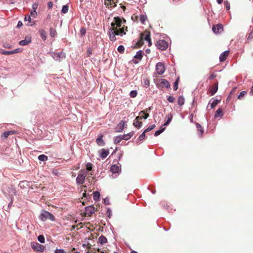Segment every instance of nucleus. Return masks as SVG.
<instances>
[{
    "mask_svg": "<svg viewBox=\"0 0 253 253\" xmlns=\"http://www.w3.org/2000/svg\"><path fill=\"white\" fill-rule=\"evenodd\" d=\"M22 25H23V24H22V22H21V21H19V22H18V23L17 27H21V26H22Z\"/></svg>",
    "mask_w": 253,
    "mask_h": 253,
    "instance_id": "69168bd1",
    "label": "nucleus"
},
{
    "mask_svg": "<svg viewBox=\"0 0 253 253\" xmlns=\"http://www.w3.org/2000/svg\"><path fill=\"white\" fill-rule=\"evenodd\" d=\"M100 197V193L99 192L95 191L93 193V199L95 201L99 200Z\"/></svg>",
    "mask_w": 253,
    "mask_h": 253,
    "instance_id": "c756f323",
    "label": "nucleus"
},
{
    "mask_svg": "<svg viewBox=\"0 0 253 253\" xmlns=\"http://www.w3.org/2000/svg\"><path fill=\"white\" fill-rule=\"evenodd\" d=\"M38 4L37 3H34L32 5V8L33 10H36L37 8H38Z\"/></svg>",
    "mask_w": 253,
    "mask_h": 253,
    "instance_id": "052dcab7",
    "label": "nucleus"
},
{
    "mask_svg": "<svg viewBox=\"0 0 253 253\" xmlns=\"http://www.w3.org/2000/svg\"><path fill=\"white\" fill-rule=\"evenodd\" d=\"M80 33L82 36L85 35L86 33V29L84 27H82L80 30Z\"/></svg>",
    "mask_w": 253,
    "mask_h": 253,
    "instance_id": "de8ad7c7",
    "label": "nucleus"
},
{
    "mask_svg": "<svg viewBox=\"0 0 253 253\" xmlns=\"http://www.w3.org/2000/svg\"><path fill=\"white\" fill-rule=\"evenodd\" d=\"M40 218L42 220L45 221L49 219L51 221H55V218L54 216L48 211H43L40 215Z\"/></svg>",
    "mask_w": 253,
    "mask_h": 253,
    "instance_id": "f03ea898",
    "label": "nucleus"
},
{
    "mask_svg": "<svg viewBox=\"0 0 253 253\" xmlns=\"http://www.w3.org/2000/svg\"><path fill=\"white\" fill-rule=\"evenodd\" d=\"M218 82L214 83L209 88L211 95H213L218 90Z\"/></svg>",
    "mask_w": 253,
    "mask_h": 253,
    "instance_id": "9d476101",
    "label": "nucleus"
},
{
    "mask_svg": "<svg viewBox=\"0 0 253 253\" xmlns=\"http://www.w3.org/2000/svg\"><path fill=\"white\" fill-rule=\"evenodd\" d=\"M165 129V128H162V129L159 130H157L155 132V136H158L159 135H160L161 133H162Z\"/></svg>",
    "mask_w": 253,
    "mask_h": 253,
    "instance_id": "37998d69",
    "label": "nucleus"
},
{
    "mask_svg": "<svg viewBox=\"0 0 253 253\" xmlns=\"http://www.w3.org/2000/svg\"><path fill=\"white\" fill-rule=\"evenodd\" d=\"M196 127L197 128V130L201 132V135H202L203 131H204V129H203L202 126L200 124H197Z\"/></svg>",
    "mask_w": 253,
    "mask_h": 253,
    "instance_id": "f704fd0d",
    "label": "nucleus"
},
{
    "mask_svg": "<svg viewBox=\"0 0 253 253\" xmlns=\"http://www.w3.org/2000/svg\"><path fill=\"white\" fill-rule=\"evenodd\" d=\"M94 207L93 206H88L85 209V215L90 216L93 213H94Z\"/></svg>",
    "mask_w": 253,
    "mask_h": 253,
    "instance_id": "9b49d317",
    "label": "nucleus"
},
{
    "mask_svg": "<svg viewBox=\"0 0 253 253\" xmlns=\"http://www.w3.org/2000/svg\"><path fill=\"white\" fill-rule=\"evenodd\" d=\"M122 136H117L114 139V143L115 144H118L122 140H123Z\"/></svg>",
    "mask_w": 253,
    "mask_h": 253,
    "instance_id": "4c0bfd02",
    "label": "nucleus"
},
{
    "mask_svg": "<svg viewBox=\"0 0 253 253\" xmlns=\"http://www.w3.org/2000/svg\"><path fill=\"white\" fill-rule=\"evenodd\" d=\"M248 40L249 41L253 40V31H252L249 33V36L248 38Z\"/></svg>",
    "mask_w": 253,
    "mask_h": 253,
    "instance_id": "3c124183",
    "label": "nucleus"
},
{
    "mask_svg": "<svg viewBox=\"0 0 253 253\" xmlns=\"http://www.w3.org/2000/svg\"><path fill=\"white\" fill-rule=\"evenodd\" d=\"M38 159L41 161H45L47 160V157L44 155H41L38 157Z\"/></svg>",
    "mask_w": 253,
    "mask_h": 253,
    "instance_id": "7c9ffc66",
    "label": "nucleus"
},
{
    "mask_svg": "<svg viewBox=\"0 0 253 253\" xmlns=\"http://www.w3.org/2000/svg\"><path fill=\"white\" fill-rule=\"evenodd\" d=\"M229 54V51L226 50L223 53H222L219 56V60L220 62H223L224 61L227 57L228 56Z\"/></svg>",
    "mask_w": 253,
    "mask_h": 253,
    "instance_id": "2eb2a0df",
    "label": "nucleus"
},
{
    "mask_svg": "<svg viewBox=\"0 0 253 253\" xmlns=\"http://www.w3.org/2000/svg\"><path fill=\"white\" fill-rule=\"evenodd\" d=\"M0 53L3 55H10L12 54L11 51H6L0 48Z\"/></svg>",
    "mask_w": 253,
    "mask_h": 253,
    "instance_id": "cd10ccee",
    "label": "nucleus"
},
{
    "mask_svg": "<svg viewBox=\"0 0 253 253\" xmlns=\"http://www.w3.org/2000/svg\"><path fill=\"white\" fill-rule=\"evenodd\" d=\"M110 170L113 173H118L120 171V168L117 165H114L112 166Z\"/></svg>",
    "mask_w": 253,
    "mask_h": 253,
    "instance_id": "aec40b11",
    "label": "nucleus"
},
{
    "mask_svg": "<svg viewBox=\"0 0 253 253\" xmlns=\"http://www.w3.org/2000/svg\"><path fill=\"white\" fill-rule=\"evenodd\" d=\"M86 169L88 171H90L92 169V164L90 163H87L86 165Z\"/></svg>",
    "mask_w": 253,
    "mask_h": 253,
    "instance_id": "5fc2aeb1",
    "label": "nucleus"
},
{
    "mask_svg": "<svg viewBox=\"0 0 253 253\" xmlns=\"http://www.w3.org/2000/svg\"><path fill=\"white\" fill-rule=\"evenodd\" d=\"M156 70L159 75L163 74L165 71V67L164 64L161 62L158 63L156 66Z\"/></svg>",
    "mask_w": 253,
    "mask_h": 253,
    "instance_id": "0eeeda50",
    "label": "nucleus"
},
{
    "mask_svg": "<svg viewBox=\"0 0 253 253\" xmlns=\"http://www.w3.org/2000/svg\"><path fill=\"white\" fill-rule=\"evenodd\" d=\"M81 227H82V226L80 227V228H81ZM76 228H77V230H78V229H79V228L78 227V225H73V226H72V228L73 229H75Z\"/></svg>",
    "mask_w": 253,
    "mask_h": 253,
    "instance_id": "0e129e2a",
    "label": "nucleus"
},
{
    "mask_svg": "<svg viewBox=\"0 0 253 253\" xmlns=\"http://www.w3.org/2000/svg\"><path fill=\"white\" fill-rule=\"evenodd\" d=\"M100 156L101 158L104 159L109 154V151L108 149H102L100 151Z\"/></svg>",
    "mask_w": 253,
    "mask_h": 253,
    "instance_id": "dca6fc26",
    "label": "nucleus"
},
{
    "mask_svg": "<svg viewBox=\"0 0 253 253\" xmlns=\"http://www.w3.org/2000/svg\"><path fill=\"white\" fill-rule=\"evenodd\" d=\"M61 11L63 13H67L68 11V6H67V5H63Z\"/></svg>",
    "mask_w": 253,
    "mask_h": 253,
    "instance_id": "ea45409f",
    "label": "nucleus"
},
{
    "mask_svg": "<svg viewBox=\"0 0 253 253\" xmlns=\"http://www.w3.org/2000/svg\"><path fill=\"white\" fill-rule=\"evenodd\" d=\"M140 37L143 41L145 40L148 42L149 46H150L152 45L150 32L147 31H144L143 33L141 34Z\"/></svg>",
    "mask_w": 253,
    "mask_h": 253,
    "instance_id": "20e7f679",
    "label": "nucleus"
},
{
    "mask_svg": "<svg viewBox=\"0 0 253 253\" xmlns=\"http://www.w3.org/2000/svg\"><path fill=\"white\" fill-rule=\"evenodd\" d=\"M216 77V75L214 73H212L209 77V79L211 80H213L214 78H215Z\"/></svg>",
    "mask_w": 253,
    "mask_h": 253,
    "instance_id": "bf43d9fd",
    "label": "nucleus"
},
{
    "mask_svg": "<svg viewBox=\"0 0 253 253\" xmlns=\"http://www.w3.org/2000/svg\"><path fill=\"white\" fill-rule=\"evenodd\" d=\"M222 116V110L220 108H218L215 112V117H221Z\"/></svg>",
    "mask_w": 253,
    "mask_h": 253,
    "instance_id": "bb28decb",
    "label": "nucleus"
},
{
    "mask_svg": "<svg viewBox=\"0 0 253 253\" xmlns=\"http://www.w3.org/2000/svg\"><path fill=\"white\" fill-rule=\"evenodd\" d=\"M217 2L218 4H221L223 2V0H217Z\"/></svg>",
    "mask_w": 253,
    "mask_h": 253,
    "instance_id": "338daca9",
    "label": "nucleus"
},
{
    "mask_svg": "<svg viewBox=\"0 0 253 253\" xmlns=\"http://www.w3.org/2000/svg\"><path fill=\"white\" fill-rule=\"evenodd\" d=\"M118 51L121 53H123L125 51V47L123 45H120L118 47Z\"/></svg>",
    "mask_w": 253,
    "mask_h": 253,
    "instance_id": "79ce46f5",
    "label": "nucleus"
},
{
    "mask_svg": "<svg viewBox=\"0 0 253 253\" xmlns=\"http://www.w3.org/2000/svg\"><path fill=\"white\" fill-rule=\"evenodd\" d=\"M31 17H30V15H26L25 17V18H24V20L26 21H28L29 22V23H30L31 22Z\"/></svg>",
    "mask_w": 253,
    "mask_h": 253,
    "instance_id": "4d7b16f0",
    "label": "nucleus"
},
{
    "mask_svg": "<svg viewBox=\"0 0 253 253\" xmlns=\"http://www.w3.org/2000/svg\"><path fill=\"white\" fill-rule=\"evenodd\" d=\"M47 5H48V8L50 9L52 7L53 3L51 1H49L47 3Z\"/></svg>",
    "mask_w": 253,
    "mask_h": 253,
    "instance_id": "e2e57ef3",
    "label": "nucleus"
},
{
    "mask_svg": "<svg viewBox=\"0 0 253 253\" xmlns=\"http://www.w3.org/2000/svg\"><path fill=\"white\" fill-rule=\"evenodd\" d=\"M91 54H92V49L90 48H87V51H86V56L87 57H89L90 56Z\"/></svg>",
    "mask_w": 253,
    "mask_h": 253,
    "instance_id": "8fccbe9b",
    "label": "nucleus"
},
{
    "mask_svg": "<svg viewBox=\"0 0 253 253\" xmlns=\"http://www.w3.org/2000/svg\"><path fill=\"white\" fill-rule=\"evenodd\" d=\"M122 19L117 16L114 18L113 22L111 24V28L108 30L109 39L112 42L117 40L116 36H123L128 31L127 27L122 26Z\"/></svg>",
    "mask_w": 253,
    "mask_h": 253,
    "instance_id": "f257e3e1",
    "label": "nucleus"
},
{
    "mask_svg": "<svg viewBox=\"0 0 253 253\" xmlns=\"http://www.w3.org/2000/svg\"><path fill=\"white\" fill-rule=\"evenodd\" d=\"M146 20L147 17L145 15L142 14L140 16V21L142 24H144Z\"/></svg>",
    "mask_w": 253,
    "mask_h": 253,
    "instance_id": "473e14b6",
    "label": "nucleus"
},
{
    "mask_svg": "<svg viewBox=\"0 0 253 253\" xmlns=\"http://www.w3.org/2000/svg\"><path fill=\"white\" fill-rule=\"evenodd\" d=\"M31 42V38L29 36H27L25 38V39L24 40L20 41L19 42V44L21 45H27Z\"/></svg>",
    "mask_w": 253,
    "mask_h": 253,
    "instance_id": "f3484780",
    "label": "nucleus"
},
{
    "mask_svg": "<svg viewBox=\"0 0 253 253\" xmlns=\"http://www.w3.org/2000/svg\"><path fill=\"white\" fill-rule=\"evenodd\" d=\"M156 126L155 125H152L150 126H149L147 129H146L145 130V132H148L151 130H152L153 129H154L155 127Z\"/></svg>",
    "mask_w": 253,
    "mask_h": 253,
    "instance_id": "09e8293b",
    "label": "nucleus"
},
{
    "mask_svg": "<svg viewBox=\"0 0 253 253\" xmlns=\"http://www.w3.org/2000/svg\"><path fill=\"white\" fill-rule=\"evenodd\" d=\"M55 253H65V252L63 249H57L55 250Z\"/></svg>",
    "mask_w": 253,
    "mask_h": 253,
    "instance_id": "13d9d810",
    "label": "nucleus"
},
{
    "mask_svg": "<svg viewBox=\"0 0 253 253\" xmlns=\"http://www.w3.org/2000/svg\"><path fill=\"white\" fill-rule=\"evenodd\" d=\"M11 52H12V54L17 53L20 52L19 48L15 49L13 50H11Z\"/></svg>",
    "mask_w": 253,
    "mask_h": 253,
    "instance_id": "680f3d73",
    "label": "nucleus"
},
{
    "mask_svg": "<svg viewBox=\"0 0 253 253\" xmlns=\"http://www.w3.org/2000/svg\"><path fill=\"white\" fill-rule=\"evenodd\" d=\"M139 114H143V116H141V117H142V119L144 118V119H146L148 118L149 115L148 113H146L145 112V111H141L140 112Z\"/></svg>",
    "mask_w": 253,
    "mask_h": 253,
    "instance_id": "2f4dec72",
    "label": "nucleus"
},
{
    "mask_svg": "<svg viewBox=\"0 0 253 253\" xmlns=\"http://www.w3.org/2000/svg\"><path fill=\"white\" fill-rule=\"evenodd\" d=\"M118 0H105V4L107 6H110L111 7H114L116 5Z\"/></svg>",
    "mask_w": 253,
    "mask_h": 253,
    "instance_id": "ddd939ff",
    "label": "nucleus"
},
{
    "mask_svg": "<svg viewBox=\"0 0 253 253\" xmlns=\"http://www.w3.org/2000/svg\"><path fill=\"white\" fill-rule=\"evenodd\" d=\"M172 120V116L170 115L167 121L164 124V126H167L169 124Z\"/></svg>",
    "mask_w": 253,
    "mask_h": 253,
    "instance_id": "864d4df0",
    "label": "nucleus"
},
{
    "mask_svg": "<svg viewBox=\"0 0 253 253\" xmlns=\"http://www.w3.org/2000/svg\"><path fill=\"white\" fill-rule=\"evenodd\" d=\"M185 102V99L182 96H179L177 98V103L181 106H182Z\"/></svg>",
    "mask_w": 253,
    "mask_h": 253,
    "instance_id": "5701e85b",
    "label": "nucleus"
},
{
    "mask_svg": "<svg viewBox=\"0 0 253 253\" xmlns=\"http://www.w3.org/2000/svg\"><path fill=\"white\" fill-rule=\"evenodd\" d=\"M30 14H31V16H32L33 17H36L37 15L36 10H33V11H32L31 12Z\"/></svg>",
    "mask_w": 253,
    "mask_h": 253,
    "instance_id": "6e6d98bb",
    "label": "nucleus"
},
{
    "mask_svg": "<svg viewBox=\"0 0 253 253\" xmlns=\"http://www.w3.org/2000/svg\"><path fill=\"white\" fill-rule=\"evenodd\" d=\"M133 132H130L126 134H125L122 136L123 139L126 140H127L130 139L133 135Z\"/></svg>",
    "mask_w": 253,
    "mask_h": 253,
    "instance_id": "b1692460",
    "label": "nucleus"
},
{
    "mask_svg": "<svg viewBox=\"0 0 253 253\" xmlns=\"http://www.w3.org/2000/svg\"><path fill=\"white\" fill-rule=\"evenodd\" d=\"M160 86L168 88L170 87V84L167 80L161 79L160 82Z\"/></svg>",
    "mask_w": 253,
    "mask_h": 253,
    "instance_id": "4468645a",
    "label": "nucleus"
},
{
    "mask_svg": "<svg viewBox=\"0 0 253 253\" xmlns=\"http://www.w3.org/2000/svg\"><path fill=\"white\" fill-rule=\"evenodd\" d=\"M247 94V92L245 91H242L240 92V94L238 95V99H242L243 97L245 96V95Z\"/></svg>",
    "mask_w": 253,
    "mask_h": 253,
    "instance_id": "58836bf2",
    "label": "nucleus"
},
{
    "mask_svg": "<svg viewBox=\"0 0 253 253\" xmlns=\"http://www.w3.org/2000/svg\"><path fill=\"white\" fill-rule=\"evenodd\" d=\"M142 53L143 51L142 50H139L136 52V55L134 56V58L138 59V60H140L142 58Z\"/></svg>",
    "mask_w": 253,
    "mask_h": 253,
    "instance_id": "393cba45",
    "label": "nucleus"
},
{
    "mask_svg": "<svg viewBox=\"0 0 253 253\" xmlns=\"http://www.w3.org/2000/svg\"><path fill=\"white\" fill-rule=\"evenodd\" d=\"M126 122L124 121H121L117 125V131L121 132L124 128Z\"/></svg>",
    "mask_w": 253,
    "mask_h": 253,
    "instance_id": "6ab92c4d",
    "label": "nucleus"
},
{
    "mask_svg": "<svg viewBox=\"0 0 253 253\" xmlns=\"http://www.w3.org/2000/svg\"><path fill=\"white\" fill-rule=\"evenodd\" d=\"M15 133V131L13 130L5 131L2 134V137H3L4 138H6L8 137V136L14 134Z\"/></svg>",
    "mask_w": 253,
    "mask_h": 253,
    "instance_id": "412c9836",
    "label": "nucleus"
},
{
    "mask_svg": "<svg viewBox=\"0 0 253 253\" xmlns=\"http://www.w3.org/2000/svg\"><path fill=\"white\" fill-rule=\"evenodd\" d=\"M56 35V31L55 29L51 28L50 29V35L52 37H54Z\"/></svg>",
    "mask_w": 253,
    "mask_h": 253,
    "instance_id": "a19ab883",
    "label": "nucleus"
},
{
    "mask_svg": "<svg viewBox=\"0 0 253 253\" xmlns=\"http://www.w3.org/2000/svg\"><path fill=\"white\" fill-rule=\"evenodd\" d=\"M137 92L136 90H134L130 91L129 95L132 98H134L137 96Z\"/></svg>",
    "mask_w": 253,
    "mask_h": 253,
    "instance_id": "c9c22d12",
    "label": "nucleus"
},
{
    "mask_svg": "<svg viewBox=\"0 0 253 253\" xmlns=\"http://www.w3.org/2000/svg\"><path fill=\"white\" fill-rule=\"evenodd\" d=\"M179 78L178 77L175 82L174 83L173 85V89L174 90H176L178 88V84L179 82Z\"/></svg>",
    "mask_w": 253,
    "mask_h": 253,
    "instance_id": "e433bc0d",
    "label": "nucleus"
},
{
    "mask_svg": "<svg viewBox=\"0 0 253 253\" xmlns=\"http://www.w3.org/2000/svg\"><path fill=\"white\" fill-rule=\"evenodd\" d=\"M99 240V242L101 244H103L104 243H106L107 242V238L105 236H101L99 238V240Z\"/></svg>",
    "mask_w": 253,
    "mask_h": 253,
    "instance_id": "a878e982",
    "label": "nucleus"
},
{
    "mask_svg": "<svg viewBox=\"0 0 253 253\" xmlns=\"http://www.w3.org/2000/svg\"><path fill=\"white\" fill-rule=\"evenodd\" d=\"M142 119V117L139 116L136 117L133 121V125L137 128H140L142 125V122L140 120Z\"/></svg>",
    "mask_w": 253,
    "mask_h": 253,
    "instance_id": "1a4fd4ad",
    "label": "nucleus"
},
{
    "mask_svg": "<svg viewBox=\"0 0 253 253\" xmlns=\"http://www.w3.org/2000/svg\"><path fill=\"white\" fill-rule=\"evenodd\" d=\"M220 100L217 99L214 100L211 103V109L215 107L218 103L219 102Z\"/></svg>",
    "mask_w": 253,
    "mask_h": 253,
    "instance_id": "c85d7f7f",
    "label": "nucleus"
},
{
    "mask_svg": "<svg viewBox=\"0 0 253 253\" xmlns=\"http://www.w3.org/2000/svg\"><path fill=\"white\" fill-rule=\"evenodd\" d=\"M167 100L169 102L173 103L175 100V98L172 96H168Z\"/></svg>",
    "mask_w": 253,
    "mask_h": 253,
    "instance_id": "49530a36",
    "label": "nucleus"
},
{
    "mask_svg": "<svg viewBox=\"0 0 253 253\" xmlns=\"http://www.w3.org/2000/svg\"><path fill=\"white\" fill-rule=\"evenodd\" d=\"M73 250H74V251H75V249H73ZM71 253H79V252H77V251H74V252H73V251H72V252Z\"/></svg>",
    "mask_w": 253,
    "mask_h": 253,
    "instance_id": "774afa93",
    "label": "nucleus"
},
{
    "mask_svg": "<svg viewBox=\"0 0 253 253\" xmlns=\"http://www.w3.org/2000/svg\"><path fill=\"white\" fill-rule=\"evenodd\" d=\"M52 57L55 60L60 61L62 59L65 58V54L62 51L57 53L54 52L53 53Z\"/></svg>",
    "mask_w": 253,
    "mask_h": 253,
    "instance_id": "6e6552de",
    "label": "nucleus"
},
{
    "mask_svg": "<svg viewBox=\"0 0 253 253\" xmlns=\"http://www.w3.org/2000/svg\"><path fill=\"white\" fill-rule=\"evenodd\" d=\"M156 46L158 49L161 50H165L168 48V44L164 40H159L156 43Z\"/></svg>",
    "mask_w": 253,
    "mask_h": 253,
    "instance_id": "39448f33",
    "label": "nucleus"
},
{
    "mask_svg": "<svg viewBox=\"0 0 253 253\" xmlns=\"http://www.w3.org/2000/svg\"><path fill=\"white\" fill-rule=\"evenodd\" d=\"M143 44V40L140 37L139 40L137 42L136 45L137 47H141Z\"/></svg>",
    "mask_w": 253,
    "mask_h": 253,
    "instance_id": "72a5a7b5",
    "label": "nucleus"
},
{
    "mask_svg": "<svg viewBox=\"0 0 253 253\" xmlns=\"http://www.w3.org/2000/svg\"><path fill=\"white\" fill-rule=\"evenodd\" d=\"M87 172L85 170H81L79 171L76 178V182L78 184H82L84 182Z\"/></svg>",
    "mask_w": 253,
    "mask_h": 253,
    "instance_id": "7ed1b4c3",
    "label": "nucleus"
},
{
    "mask_svg": "<svg viewBox=\"0 0 253 253\" xmlns=\"http://www.w3.org/2000/svg\"><path fill=\"white\" fill-rule=\"evenodd\" d=\"M103 135H100L96 140V142L98 146H103L105 143L103 139Z\"/></svg>",
    "mask_w": 253,
    "mask_h": 253,
    "instance_id": "a211bd4d",
    "label": "nucleus"
},
{
    "mask_svg": "<svg viewBox=\"0 0 253 253\" xmlns=\"http://www.w3.org/2000/svg\"><path fill=\"white\" fill-rule=\"evenodd\" d=\"M39 33L40 34V36H41V37L42 38V39L43 40V41H45L46 39V32L43 30V29H41L39 30Z\"/></svg>",
    "mask_w": 253,
    "mask_h": 253,
    "instance_id": "4be33fe9",
    "label": "nucleus"
},
{
    "mask_svg": "<svg viewBox=\"0 0 253 253\" xmlns=\"http://www.w3.org/2000/svg\"><path fill=\"white\" fill-rule=\"evenodd\" d=\"M146 132H145V131L144 130V132L141 134L140 135V136L138 138V139L140 141H142L145 139Z\"/></svg>",
    "mask_w": 253,
    "mask_h": 253,
    "instance_id": "a18cd8bd",
    "label": "nucleus"
},
{
    "mask_svg": "<svg viewBox=\"0 0 253 253\" xmlns=\"http://www.w3.org/2000/svg\"><path fill=\"white\" fill-rule=\"evenodd\" d=\"M32 249L36 252H43L44 250V247L37 242H33L31 244Z\"/></svg>",
    "mask_w": 253,
    "mask_h": 253,
    "instance_id": "423d86ee",
    "label": "nucleus"
},
{
    "mask_svg": "<svg viewBox=\"0 0 253 253\" xmlns=\"http://www.w3.org/2000/svg\"><path fill=\"white\" fill-rule=\"evenodd\" d=\"M212 29L215 34H218L221 33L223 31V27L222 24H217L213 25Z\"/></svg>",
    "mask_w": 253,
    "mask_h": 253,
    "instance_id": "f8f14e48",
    "label": "nucleus"
},
{
    "mask_svg": "<svg viewBox=\"0 0 253 253\" xmlns=\"http://www.w3.org/2000/svg\"><path fill=\"white\" fill-rule=\"evenodd\" d=\"M38 239V241L41 243H43L44 242V237L43 235L39 236Z\"/></svg>",
    "mask_w": 253,
    "mask_h": 253,
    "instance_id": "c03bdc74",
    "label": "nucleus"
},
{
    "mask_svg": "<svg viewBox=\"0 0 253 253\" xmlns=\"http://www.w3.org/2000/svg\"><path fill=\"white\" fill-rule=\"evenodd\" d=\"M144 84L145 85H146L147 86H149V84H150L149 80L147 78L144 79Z\"/></svg>",
    "mask_w": 253,
    "mask_h": 253,
    "instance_id": "603ef678",
    "label": "nucleus"
}]
</instances>
